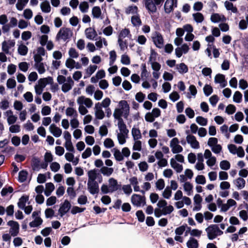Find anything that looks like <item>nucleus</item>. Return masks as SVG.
<instances>
[{
	"label": "nucleus",
	"instance_id": "obj_6",
	"mask_svg": "<svg viewBox=\"0 0 248 248\" xmlns=\"http://www.w3.org/2000/svg\"><path fill=\"white\" fill-rule=\"evenodd\" d=\"M152 38L155 46L161 48L164 46V39L162 35L158 32L155 31L152 34Z\"/></svg>",
	"mask_w": 248,
	"mask_h": 248
},
{
	"label": "nucleus",
	"instance_id": "obj_25",
	"mask_svg": "<svg viewBox=\"0 0 248 248\" xmlns=\"http://www.w3.org/2000/svg\"><path fill=\"white\" fill-rule=\"evenodd\" d=\"M118 127L120 131V133H123L125 135H128L129 130L127 128L126 124L124 122L123 120H121L118 122Z\"/></svg>",
	"mask_w": 248,
	"mask_h": 248
},
{
	"label": "nucleus",
	"instance_id": "obj_2",
	"mask_svg": "<svg viewBox=\"0 0 248 248\" xmlns=\"http://www.w3.org/2000/svg\"><path fill=\"white\" fill-rule=\"evenodd\" d=\"M208 238L210 240H213L217 236L221 235L223 232L220 230L218 225L212 224L205 229Z\"/></svg>",
	"mask_w": 248,
	"mask_h": 248
},
{
	"label": "nucleus",
	"instance_id": "obj_60",
	"mask_svg": "<svg viewBox=\"0 0 248 248\" xmlns=\"http://www.w3.org/2000/svg\"><path fill=\"white\" fill-rule=\"evenodd\" d=\"M186 227V224L183 225L178 228L175 230L176 234L180 235H182L185 231Z\"/></svg>",
	"mask_w": 248,
	"mask_h": 248
},
{
	"label": "nucleus",
	"instance_id": "obj_32",
	"mask_svg": "<svg viewBox=\"0 0 248 248\" xmlns=\"http://www.w3.org/2000/svg\"><path fill=\"white\" fill-rule=\"evenodd\" d=\"M113 152L114 156L115 159L118 161H122L124 159V156L122 153L117 148H113L112 150Z\"/></svg>",
	"mask_w": 248,
	"mask_h": 248
},
{
	"label": "nucleus",
	"instance_id": "obj_36",
	"mask_svg": "<svg viewBox=\"0 0 248 248\" xmlns=\"http://www.w3.org/2000/svg\"><path fill=\"white\" fill-rule=\"evenodd\" d=\"M128 135L123 133H118L117 135V139L120 145H123L126 142V139L127 138Z\"/></svg>",
	"mask_w": 248,
	"mask_h": 248
},
{
	"label": "nucleus",
	"instance_id": "obj_16",
	"mask_svg": "<svg viewBox=\"0 0 248 248\" xmlns=\"http://www.w3.org/2000/svg\"><path fill=\"white\" fill-rule=\"evenodd\" d=\"M94 109L95 116L97 119L102 120L105 117V114L102 108L100 107V102L95 104Z\"/></svg>",
	"mask_w": 248,
	"mask_h": 248
},
{
	"label": "nucleus",
	"instance_id": "obj_49",
	"mask_svg": "<svg viewBox=\"0 0 248 248\" xmlns=\"http://www.w3.org/2000/svg\"><path fill=\"white\" fill-rule=\"evenodd\" d=\"M203 92L205 96H209L213 91L212 87L208 84H206L203 87Z\"/></svg>",
	"mask_w": 248,
	"mask_h": 248
},
{
	"label": "nucleus",
	"instance_id": "obj_46",
	"mask_svg": "<svg viewBox=\"0 0 248 248\" xmlns=\"http://www.w3.org/2000/svg\"><path fill=\"white\" fill-rule=\"evenodd\" d=\"M111 103L110 99L108 98H105L101 103H100V107L101 108H109V106Z\"/></svg>",
	"mask_w": 248,
	"mask_h": 248
},
{
	"label": "nucleus",
	"instance_id": "obj_28",
	"mask_svg": "<svg viewBox=\"0 0 248 248\" xmlns=\"http://www.w3.org/2000/svg\"><path fill=\"white\" fill-rule=\"evenodd\" d=\"M41 9L43 12L48 13L50 12L51 7L48 0H45L41 3Z\"/></svg>",
	"mask_w": 248,
	"mask_h": 248
},
{
	"label": "nucleus",
	"instance_id": "obj_51",
	"mask_svg": "<svg viewBox=\"0 0 248 248\" xmlns=\"http://www.w3.org/2000/svg\"><path fill=\"white\" fill-rule=\"evenodd\" d=\"M194 20L198 23H201L204 19L203 15L201 13H197L193 14Z\"/></svg>",
	"mask_w": 248,
	"mask_h": 248
},
{
	"label": "nucleus",
	"instance_id": "obj_45",
	"mask_svg": "<svg viewBox=\"0 0 248 248\" xmlns=\"http://www.w3.org/2000/svg\"><path fill=\"white\" fill-rule=\"evenodd\" d=\"M196 122L202 126H205L207 124L208 120L202 116H198L196 119Z\"/></svg>",
	"mask_w": 248,
	"mask_h": 248
},
{
	"label": "nucleus",
	"instance_id": "obj_7",
	"mask_svg": "<svg viewBox=\"0 0 248 248\" xmlns=\"http://www.w3.org/2000/svg\"><path fill=\"white\" fill-rule=\"evenodd\" d=\"M179 141L178 138H173L170 141V147L173 154H178L182 152L183 149L179 144Z\"/></svg>",
	"mask_w": 248,
	"mask_h": 248
},
{
	"label": "nucleus",
	"instance_id": "obj_21",
	"mask_svg": "<svg viewBox=\"0 0 248 248\" xmlns=\"http://www.w3.org/2000/svg\"><path fill=\"white\" fill-rule=\"evenodd\" d=\"M108 186L111 192H114L119 189L117 181L113 178L109 179Z\"/></svg>",
	"mask_w": 248,
	"mask_h": 248
},
{
	"label": "nucleus",
	"instance_id": "obj_3",
	"mask_svg": "<svg viewBox=\"0 0 248 248\" xmlns=\"http://www.w3.org/2000/svg\"><path fill=\"white\" fill-rule=\"evenodd\" d=\"M164 0H143L146 9L150 14L155 13L157 11V6L161 5Z\"/></svg>",
	"mask_w": 248,
	"mask_h": 248
},
{
	"label": "nucleus",
	"instance_id": "obj_19",
	"mask_svg": "<svg viewBox=\"0 0 248 248\" xmlns=\"http://www.w3.org/2000/svg\"><path fill=\"white\" fill-rule=\"evenodd\" d=\"M50 132L56 138L60 137L62 134V130L55 124H51L49 127Z\"/></svg>",
	"mask_w": 248,
	"mask_h": 248
},
{
	"label": "nucleus",
	"instance_id": "obj_23",
	"mask_svg": "<svg viewBox=\"0 0 248 248\" xmlns=\"http://www.w3.org/2000/svg\"><path fill=\"white\" fill-rule=\"evenodd\" d=\"M211 21L213 23H218L220 21L225 20V17L223 15L217 13L213 14L210 18Z\"/></svg>",
	"mask_w": 248,
	"mask_h": 248
},
{
	"label": "nucleus",
	"instance_id": "obj_24",
	"mask_svg": "<svg viewBox=\"0 0 248 248\" xmlns=\"http://www.w3.org/2000/svg\"><path fill=\"white\" fill-rule=\"evenodd\" d=\"M224 6L227 11H230L233 14H237L238 12L237 7L230 1H226L224 2Z\"/></svg>",
	"mask_w": 248,
	"mask_h": 248
},
{
	"label": "nucleus",
	"instance_id": "obj_53",
	"mask_svg": "<svg viewBox=\"0 0 248 248\" xmlns=\"http://www.w3.org/2000/svg\"><path fill=\"white\" fill-rule=\"evenodd\" d=\"M172 192L169 186L166 187L164 190L162 195L163 197L167 199H169L171 196Z\"/></svg>",
	"mask_w": 248,
	"mask_h": 248
},
{
	"label": "nucleus",
	"instance_id": "obj_38",
	"mask_svg": "<svg viewBox=\"0 0 248 248\" xmlns=\"http://www.w3.org/2000/svg\"><path fill=\"white\" fill-rule=\"evenodd\" d=\"M184 189L186 192L187 195L190 196L191 195L193 189V186L189 182H186L183 185Z\"/></svg>",
	"mask_w": 248,
	"mask_h": 248
},
{
	"label": "nucleus",
	"instance_id": "obj_5",
	"mask_svg": "<svg viewBox=\"0 0 248 248\" xmlns=\"http://www.w3.org/2000/svg\"><path fill=\"white\" fill-rule=\"evenodd\" d=\"M72 35L71 30L68 28H61L58 32L56 39L58 40H62L64 41L69 39Z\"/></svg>",
	"mask_w": 248,
	"mask_h": 248
},
{
	"label": "nucleus",
	"instance_id": "obj_27",
	"mask_svg": "<svg viewBox=\"0 0 248 248\" xmlns=\"http://www.w3.org/2000/svg\"><path fill=\"white\" fill-rule=\"evenodd\" d=\"M100 171L104 176L108 177L112 174L114 171V169L112 168L103 166L101 168Z\"/></svg>",
	"mask_w": 248,
	"mask_h": 248
},
{
	"label": "nucleus",
	"instance_id": "obj_14",
	"mask_svg": "<svg viewBox=\"0 0 248 248\" xmlns=\"http://www.w3.org/2000/svg\"><path fill=\"white\" fill-rule=\"evenodd\" d=\"M74 85V82L71 77H67L66 81L62 84V91L66 93L71 90Z\"/></svg>",
	"mask_w": 248,
	"mask_h": 248
},
{
	"label": "nucleus",
	"instance_id": "obj_43",
	"mask_svg": "<svg viewBox=\"0 0 248 248\" xmlns=\"http://www.w3.org/2000/svg\"><path fill=\"white\" fill-rule=\"evenodd\" d=\"M35 67L40 74L44 73L46 71L44 64L43 62L35 63Z\"/></svg>",
	"mask_w": 248,
	"mask_h": 248
},
{
	"label": "nucleus",
	"instance_id": "obj_17",
	"mask_svg": "<svg viewBox=\"0 0 248 248\" xmlns=\"http://www.w3.org/2000/svg\"><path fill=\"white\" fill-rule=\"evenodd\" d=\"M85 34L86 38L91 40L95 39L97 36V33L95 30L91 27L88 28L85 30Z\"/></svg>",
	"mask_w": 248,
	"mask_h": 248
},
{
	"label": "nucleus",
	"instance_id": "obj_42",
	"mask_svg": "<svg viewBox=\"0 0 248 248\" xmlns=\"http://www.w3.org/2000/svg\"><path fill=\"white\" fill-rule=\"evenodd\" d=\"M242 94L239 91H236L233 96V100L234 102L239 103L242 101Z\"/></svg>",
	"mask_w": 248,
	"mask_h": 248
},
{
	"label": "nucleus",
	"instance_id": "obj_1",
	"mask_svg": "<svg viewBox=\"0 0 248 248\" xmlns=\"http://www.w3.org/2000/svg\"><path fill=\"white\" fill-rule=\"evenodd\" d=\"M119 105L121 108H116L113 113V116L115 119L118 120V122L123 120L121 116L123 115L124 118H127L129 112V107L125 100L120 101Z\"/></svg>",
	"mask_w": 248,
	"mask_h": 248
},
{
	"label": "nucleus",
	"instance_id": "obj_44",
	"mask_svg": "<svg viewBox=\"0 0 248 248\" xmlns=\"http://www.w3.org/2000/svg\"><path fill=\"white\" fill-rule=\"evenodd\" d=\"M89 7V4L86 1L81 2L79 5V8L83 13L87 12Z\"/></svg>",
	"mask_w": 248,
	"mask_h": 248
},
{
	"label": "nucleus",
	"instance_id": "obj_30",
	"mask_svg": "<svg viewBox=\"0 0 248 248\" xmlns=\"http://www.w3.org/2000/svg\"><path fill=\"white\" fill-rule=\"evenodd\" d=\"M233 183L238 189H241L245 187L246 182L243 178L239 177L233 181Z\"/></svg>",
	"mask_w": 248,
	"mask_h": 248
},
{
	"label": "nucleus",
	"instance_id": "obj_11",
	"mask_svg": "<svg viewBox=\"0 0 248 248\" xmlns=\"http://www.w3.org/2000/svg\"><path fill=\"white\" fill-rule=\"evenodd\" d=\"M77 102L79 105H83L87 108H90L93 105V101L90 98H87L84 96L78 97Z\"/></svg>",
	"mask_w": 248,
	"mask_h": 248
},
{
	"label": "nucleus",
	"instance_id": "obj_15",
	"mask_svg": "<svg viewBox=\"0 0 248 248\" xmlns=\"http://www.w3.org/2000/svg\"><path fill=\"white\" fill-rule=\"evenodd\" d=\"M87 187L90 193L93 195L99 192V186L96 181H88Z\"/></svg>",
	"mask_w": 248,
	"mask_h": 248
},
{
	"label": "nucleus",
	"instance_id": "obj_35",
	"mask_svg": "<svg viewBox=\"0 0 248 248\" xmlns=\"http://www.w3.org/2000/svg\"><path fill=\"white\" fill-rule=\"evenodd\" d=\"M65 113L67 116L74 117V118H77L78 115L77 110L71 107H68L66 108Z\"/></svg>",
	"mask_w": 248,
	"mask_h": 248
},
{
	"label": "nucleus",
	"instance_id": "obj_4",
	"mask_svg": "<svg viewBox=\"0 0 248 248\" xmlns=\"http://www.w3.org/2000/svg\"><path fill=\"white\" fill-rule=\"evenodd\" d=\"M131 202L136 207L143 206L146 204V199L144 196L134 194L131 197Z\"/></svg>",
	"mask_w": 248,
	"mask_h": 248
},
{
	"label": "nucleus",
	"instance_id": "obj_10",
	"mask_svg": "<svg viewBox=\"0 0 248 248\" xmlns=\"http://www.w3.org/2000/svg\"><path fill=\"white\" fill-rule=\"evenodd\" d=\"M7 225L11 227L10 233L12 236L17 235L19 233V225L17 222L13 220L9 221Z\"/></svg>",
	"mask_w": 248,
	"mask_h": 248
},
{
	"label": "nucleus",
	"instance_id": "obj_26",
	"mask_svg": "<svg viewBox=\"0 0 248 248\" xmlns=\"http://www.w3.org/2000/svg\"><path fill=\"white\" fill-rule=\"evenodd\" d=\"M186 246L188 248H198V241L194 237H190L186 242Z\"/></svg>",
	"mask_w": 248,
	"mask_h": 248
},
{
	"label": "nucleus",
	"instance_id": "obj_61",
	"mask_svg": "<svg viewBox=\"0 0 248 248\" xmlns=\"http://www.w3.org/2000/svg\"><path fill=\"white\" fill-rule=\"evenodd\" d=\"M9 131L13 133H18L20 131V126L18 124H12L9 127Z\"/></svg>",
	"mask_w": 248,
	"mask_h": 248
},
{
	"label": "nucleus",
	"instance_id": "obj_54",
	"mask_svg": "<svg viewBox=\"0 0 248 248\" xmlns=\"http://www.w3.org/2000/svg\"><path fill=\"white\" fill-rule=\"evenodd\" d=\"M68 54L71 59H76L78 57V53L77 51L75 48H70L68 51Z\"/></svg>",
	"mask_w": 248,
	"mask_h": 248
},
{
	"label": "nucleus",
	"instance_id": "obj_13",
	"mask_svg": "<svg viewBox=\"0 0 248 248\" xmlns=\"http://www.w3.org/2000/svg\"><path fill=\"white\" fill-rule=\"evenodd\" d=\"M71 207V205L70 202L68 200H65L63 203L61 204L58 211L61 217H63L70 210Z\"/></svg>",
	"mask_w": 248,
	"mask_h": 248
},
{
	"label": "nucleus",
	"instance_id": "obj_64",
	"mask_svg": "<svg viewBox=\"0 0 248 248\" xmlns=\"http://www.w3.org/2000/svg\"><path fill=\"white\" fill-rule=\"evenodd\" d=\"M32 12L30 9H26L24 11L23 16L27 19H30L32 17Z\"/></svg>",
	"mask_w": 248,
	"mask_h": 248
},
{
	"label": "nucleus",
	"instance_id": "obj_34",
	"mask_svg": "<svg viewBox=\"0 0 248 248\" xmlns=\"http://www.w3.org/2000/svg\"><path fill=\"white\" fill-rule=\"evenodd\" d=\"M43 223V220L40 217H36L34 220L29 223L31 227H37Z\"/></svg>",
	"mask_w": 248,
	"mask_h": 248
},
{
	"label": "nucleus",
	"instance_id": "obj_62",
	"mask_svg": "<svg viewBox=\"0 0 248 248\" xmlns=\"http://www.w3.org/2000/svg\"><path fill=\"white\" fill-rule=\"evenodd\" d=\"M130 34V31L128 29H124L121 31L119 35L118 39L124 38Z\"/></svg>",
	"mask_w": 248,
	"mask_h": 248
},
{
	"label": "nucleus",
	"instance_id": "obj_18",
	"mask_svg": "<svg viewBox=\"0 0 248 248\" xmlns=\"http://www.w3.org/2000/svg\"><path fill=\"white\" fill-rule=\"evenodd\" d=\"M215 82L219 83L221 88H224L227 85V82L225 80V76L221 74L216 75L215 77Z\"/></svg>",
	"mask_w": 248,
	"mask_h": 248
},
{
	"label": "nucleus",
	"instance_id": "obj_52",
	"mask_svg": "<svg viewBox=\"0 0 248 248\" xmlns=\"http://www.w3.org/2000/svg\"><path fill=\"white\" fill-rule=\"evenodd\" d=\"M75 64L76 62L71 58L67 59L65 62V66L70 69H73L75 67Z\"/></svg>",
	"mask_w": 248,
	"mask_h": 248
},
{
	"label": "nucleus",
	"instance_id": "obj_20",
	"mask_svg": "<svg viewBox=\"0 0 248 248\" xmlns=\"http://www.w3.org/2000/svg\"><path fill=\"white\" fill-rule=\"evenodd\" d=\"M98 176H99L101 178V179H102V176L98 172L97 170H91L88 172V181H95V180L98 178Z\"/></svg>",
	"mask_w": 248,
	"mask_h": 248
},
{
	"label": "nucleus",
	"instance_id": "obj_41",
	"mask_svg": "<svg viewBox=\"0 0 248 248\" xmlns=\"http://www.w3.org/2000/svg\"><path fill=\"white\" fill-rule=\"evenodd\" d=\"M28 172L26 170H22L19 172L18 180L20 182H24L27 180L28 176Z\"/></svg>",
	"mask_w": 248,
	"mask_h": 248
},
{
	"label": "nucleus",
	"instance_id": "obj_29",
	"mask_svg": "<svg viewBox=\"0 0 248 248\" xmlns=\"http://www.w3.org/2000/svg\"><path fill=\"white\" fill-rule=\"evenodd\" d=\"M176 69L181 74H184L188 72V67L184 63H181L176 65Z\"/></svg>",
	"mask_w": 248,
	"mask_h": 248
},
{
	"label": "nucleus",
	"instance_id": "obj_47",
	"mask_svg": "<svg viewBox=\"0 0 248 248\" xmlns=\"http://www.w3.org/2000/svg\"><path fill=\"white\" fill-rule=\"evenodd\" d=\"M104 145L106 148L109 149L114 146V143L112 139L107 138L104 141Z\"/></svg>",
	"mask_w": 248,
	"mask_h": 248
},
{
	"label": "nucleus",
	"instance_id": "obj_40",
	"mask_svg": "<svg viewBox=\"0 0 248 248\" xmlns=\"http://www.w3.org/2000/svg\"><path fill=\"white\" fill-rule=\"evenodd\" d=\"M17 50L20 55L25 56L28 53V48L25 45H20L19 46Z\"/></svg>",
	"mask_w": 248,
	"mask_h": 248
},
{
	"label": "nucleus",
	"instance_id": "obj_37",
	"mask_svg": "<svg viewBox=\"0 0 248 248\" xmlns=\"http://www.w3.org/2000/svg\"><path fill=\"white\" fill-rule=\"evenodd\" d=\"M92 15L94 18H99L101 16V10L99 6H94L92 9Z\"/></svg>",
	"mask_w": 248,
	"mask_h": 248
},
{
	"label": "nucleus",
	"instance_id": "obj_63",
	"mask_svg": "<svg viewBox=\"0 0 248 248\" xmlns=\"http://www.w3.org/2000/svg\"><path fill=\"white\" fill-rule=\"evenodd\" d=\"M9 104L7 100H2L0 102V108L2 110H6L9 107Z\"/></svg>",
	"mask_w": 248,
	"mask_h": 248
},
{
	"label": "nucleus",
	"instance_id": "obj_12",
	"mask_svg": "<svg viewBox=\"0 0 248 248\" xmlns=\"http://www.w3.org/2000/svg\"><path fill=\"white\" fill-rule=\"evenodd\" d=\"M1 49L6 54H10L9 49L14 47L15 45V41L14 40H9L8 41H4L1 44Z\"/></svg>",
	"mask_w": 248,
	"mask_h": 248
},
{
	"label": "nucleus",
	"instance_id": "obj_50",
	"mask_svg": "<svg viewBox=\"0 0 248 248\" xmlns=\"http://www.w3.org/2000/svg\"><path fill=\"white\" fill-rule=\"evenodd\" d=\"M220 167L222 170H228L231 167L230 162L227 160H223L220 162Z\"/></svg>",
	"mask_w": 248,
	"mask_h": 248
},
{
	"label": "nucleus",
	"instance_id": "obj_33",
	"mask_svg": "<svg viewBox=\"0 0 248 248\" xmlns=\"http://www.w3.org/2000/svg\"><path fill=\"white\" fill-rule=\"evenodd\" d=\"M29 198L27 196H22L19 199V201L17 203L18 206L21 209H24L25 207L26 203L28 201Z\"/></svg>",
	"mask_w": 248,
	"mask_h": 248
},
{
	"label": "nucleus",
	"instance_id": "obj_58",
	"mask_svg": "<svg viewBox=\"0 0 248 248\" xmlns=\"http://www.w3.org/2000/svg\"><path fill=\"white\" fill-rule=\"evenodd\" d=\"M174 208L172 205L166 206L162 209L163 214L165 216L168 214H170L173 211Z\"/></svg>",
	"mask_w": 248,
	"mask_h": 248
},
{
	"label": "nucleus",
	"instance_id": "obj_22",
	"mask_svg": "<svg viewBox=\"0 0 248 248\" xmlns=\"http://www.w3.org/2000/svg\"><path fill=\"white\" fill-rule=\"evenodd\" d=\"M171 167L173 168L177 173H180L183 169V166L177 163L176 160L172 158L170 160Z\"/></svg>",
	"mask_w": 248,
	"mask_h": 248
},
{
	"label": "nucleus",
	"instance_id": "obj_56",
	"mask_svg": "<svg viewBox=\"0 0 248 248\" xmlns=\"http://www.w3.org/2000/svg\"><path fill=\"white\" fill-rule=\"evenodd\" d=\"M196 183L198 184L204 185L206 183L205 177L202 175H198L195 179Z\"/></svg>",
	"mask_w": 248,
	"mask_h": 248
},
{
	"label": "nucleus",
	"instance_id": "obj_9",
	"mask_svg": "<svg viewBox=\"0 0 248 248\" xmlns=\"http://www.w3.org/2000/svg\"><path fill=\"white\" fill-rule=\"evenodd\" d=\"M177 7V0H166L164 4V11L166 14L172 12Z\"/></svg>",
	"mask_w": 248,
	"mask_h": 248
},
{
	"label": "nucleus",
	"instance_id": "obj_48",
	"mask_svg": "<svg viewBox=\"0 0 248 248\" xmlns=\"http://www.w3.org/2000/svg\"><path fill=\"white\" fill-rule=\"evenodd\" d=\"M149 73L146 69L145 64L142 65V71L141 73V77L143 80H146L147 78L149 77Z\"/></svg>",
	"mask_w": 248,
	"mask_h": 248
},
{
	"label": "nucleus",
	"instance_id": "obj_31",
	"mask_svg": "<svg viewBox=\"0 0 248 248\" xmlns=\"http://www.w3.org/2000/svg\"><path fill=\"white\" fill-rule=\"evenodd\" d=\"M131 133L134 140H138L141 138V135L139 129L133 127L132 129Z\"/></svg>",
	"mask_w": 248,
	"mask_h": 248
},
{
	"label": "nucleus",
	"instance_id": "obj_57",
	"mask_svg": "<svg viewBox=\"0 0 248 248\" xmlns=\"http://www.w3.org/2000/svg\"><path fill=\"white\" fill-rule=\"evenodd\" d=\"M121 62L123 64L129 65L130 63V58L127 55H122L121 56Z\"/></svg>",
	"mask_w": 248,
	"mask_h": 248
},
{
	"label": "nucleus",
	"instance_id": "obj_59",
	"mask_svg": "<svg viewBox=\"0 0 248 248\" xmlns=\"http://www.w3.org/2000/svg\"><path fill=\"white\" fill-rule=\"evenodd\" d=\"M8 89H13L16 86V81L14 78H9L6 83Z\"/></svg>",
	"mask_w": 248,
	"mask_h": 248
},
{
	"label": "nucleus",
	"instance_id": "obj_39",
	"mask_svg": "<svg viewBox=\"0 0 248 248\" xmlns=\"http://www.w3.org/2000/svg\"><path fill=\"white\" fill-rule=\"evenodd\" d=\"M131 22L134 26L139 27L141 24V21L140 16L137 15L133 16L131 17Z\"/></svg>",
	"mask_w": 248,
	"mask_h": 248
},
{
	"label": "nucleus",
	"instance_id": "obj_8",
	"mask_svg": "<svg viewBox=\"0 0 248 248\" xmlns=\"http://www.w3.org/2000/svg\"><path fill=\"white\" fill-rule=\"evenodd\" d=\"M189 131H186V133L187 134L186 137V140L192 148L197 149L200 148V144L199 141L197 140L196 137L192 135L189 134Z\"/></svg>",
	"mask_w": 248,
	"mask_h": 248
},
{
	"label": "nucleus",
	"instance_id": "obj_55",
	"mask_svg": "<svg viewBox=\"0 0 248 248\" xmlns=\"http://www.w3.org/2000/svg\"><path fill=\"white\" fill-rule=\"evenodd\" d=\"M202 231L199 230L197 229H192V231H191L190 235L192 236L191 237H196L198 238H200L202 234Z\"/></svg>",
	"mask_w": 248,
	"mask_h": 248
}]
</instances>
